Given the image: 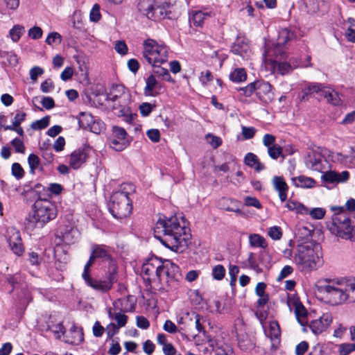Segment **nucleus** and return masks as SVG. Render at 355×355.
Wrapping results in <instances>:
<instances>
[{"mask_svg":"<svg viewBox=\"0 0 355 355\" xmlns=\"http://www.w3.org/2000/svg\"><path fill=\"white\" fill-rule=\"evenodd\" d=\"M180 224L176 216L159 218L154 228L155 238L173 251H182L191 239L189 230L185 227L184 222Z\"/></svg>","mask_w":355,"mask_h":355,"instance_id":"1","label":"nucleus"},{"mask_svg":"<svg viewBox=\"0 0 355 355\" xmlns=\"http://www.w3.org/2000/svg\"><path fill=\"white\" fill-rule=\"evenodd\" d=\"M325 284L320 286L327 303L332 306L355 302V279H326Z\"/></svg>","mask_w":355,"mask_h":355,"instance_id":"2","label":"nucleus"},{"mask_svg":"<svg viewBox=\"0 0 355 355\" xmlns=\"http://www.w3.org/2000/svg\"><path fill=\"white\" fill-rule=\"evenodd\" d=\"M170 268L172 270H177V265L171 261H162L157 257H152L142 265L141 274L144 275V278L149 282L156 280L162 282L163 271H166Z\"/></svg>","mask_w":355,"mask_h":355,"instance_id":"3","label":"nucleus"},{"mask_svg":"<svg viewBox=\"0 0 355 355\" xmlns=\"http://www.w3.org/2000/svg\"><path fill=\"white\" fill-rule=\"evenodd\" d=\"M34 209L33 214L29 216V223L38 228H42L57 215L55 205L47 200H37L34 204Z\"/></svg>","mask_w":355,"mask_h":355,"instance_id":"4","label":"nucleus"},{"mask_svg":"<svg viewBox=\"0 0 355 355\" xmlns=\"http://www.w3.org/2000/svg\"><path fill=\"white\" fill-rule=\"evenodd\" d=\"M168 48L159 44L155 40L147 39L144 42L143 58L153 67L166 62L168 60Z\"/></svg>","mask_w":355,"mask_h":355,"instance_id":"5","label":"nucleus"},{"mask_svg":"<svg viewBox=\"0 0 355 355\" xmlns=\"http://www.w3.org/2000/svg\"><path fill=\"white\" fill-rule=\"evenodd\" d=\"M297 250L294 260L302 270H315L322 264L320 257L311 246L299 245Z\"/></svg>","mask_w":355,"mask_h":355,"instance_id":"6","label":"nucleus"},{"mask_svg":"<svg viewBox=\"0 0 355 355\" xmlns=\"http://www.w3.org/2000/svg\"><path fill=\"white\" fill-rule=\"evenodd\" d=\"M118 266L112 264L108 267L106 279H96L92 278L89 275V270H85L84 268L82 277L87 284L93 289L101 293H106L112 289L113 284L118 280Z\"/></svg>","mask_w":355,"mask_h":355,"instance_id":"7","label":"nucleus"},{"mask_svg":"<svg viewBox=\"0 0 355 355\" xmlns=\"http://www.w3.org/2000/svg\"><path fill=\"white\" fill-rule=\"evenodd\" d=\"M108 209L112 215L116 218L121 219L128 216L132 209L128 193L121 191L114 193L108 204Z\"/></svg>","mask_w":355,"mask_h":355,"instance_id":"8","label":"nucleus"},{"mask_svg":"<svg viewBox=\"0 0 355 355\" xmlns=\"http://www.w3.org/2000/svg\"><path fill=\"white\" fill-rule=\"evenodd\" d=\"M335 211L332 216L329 230L343 239H348L351 232V220L348 213L343 207H332Z\"/></svg>","mask_w":355,"mask_h":355,"instance_id":"9","label":"nucleus"},{"mask_svg":"<svg viewBox=\"0 0 355 355\" xmlns=\"http://www.w3.org/2000/svg\"><path fill=\"white\" fill-rule=\"evenodd\" d=\"M96 259L108 262L110 267L112 264L117 266L116 261L112 259L110 251L107 247L103 245H94L87 263L85 266V270H90V267L94 263Z\"/></svg>","mask_w":355,"mask_h":355,"instance_id":"10","label":"nucleus"},{"mask_svg":"<svg viewBox=\"0 0 355 355\" xmlns=\"http://www.w3.org/2000/svg\"><path fill=\"white\" fill-rule=\"evenodd\" d=\"M309 92H315L327 99V103L333 105H339L342 103L340 94L333 89L327 87L320 83H310L307 87Z\"/></svg>","mask_w":355,"mask_h":355,"instance_id":"11","label":"nucleus"},{"mask_svg":"<svg viewBox=\"0 0 355 355\" xmlns=\"http://www.w3.org/2000/svg\"><path fill=\"white\" fill-rule=\"evenodd\" d=\"M128 134L125 130L118 126L112 127V134L109 139V146L116 151L124 150L128 145Z\"/></svg>","mask_w":355,"mask_h":355,"instance_id":"12","label":"nucleus"},{"mask_svg":"<svg viewBox=\"0 0 355 355\" xmlns=\"http://www.w3.org/2000/svg\"><path fill=\"white\" fill-rule=\"evenodd\" d=\"M333 317L330 313H323L319 318L311 320L304 326L303 331H308L309 329L315 335H319L325 331L332 322Z\"/></svg>","mask_w":355,"mask_h":355,"instance_id":"13","label":"nucleus"},{"mask_svg":"<svg viewBox=\"0 0 355 355\" xmlns=\"http://www.w3.org/2000/svg\"><path fill=\"white\" fill-rule=\"evenodd\" d=\"M7 241L12 251L17 256H20L24 251L20 232L14 227L7 230Z\"/></svg>","mask_w":355,"mask_h":355,"instance_id":"14","label":"nucleus"},{"mask_svg":"<svg viewBox=\"0 0 355 355\" xmlns=\"http://www.w3.org/2000/svg\"><path fill=\"white\" fill-rule=\"evenodd\" d=\"M165 275V284H163L162 282H158L159 286L157 289L159 291H168L172 288H175L178 285V282L180 277L179 273V267L177 266V270H172V269L168 268L167 270L163 271V275ZM164 277H162V279Z\"/></svg>","mask_w":355,"mask_h":355,"instance_id":"15","label":"nucleus"},{"mask_svg":"<svg viewBox=\"0 0 355 355\" xmlns=\"http://www.w3.org/2000/svg\"><path fill=\"white\" fill-rule=\"evenodd\" d=\"M257 96L264 103H269L274 99L272 85L263 80H257Z\"/></svg>","mask_w":355,"mask_h":355,"instance_id":"16","label":"nucleus"},{"mask_svg":"<svg viewBox=\"0 0 355 355\" xmlns=\"http://www.w3.org/2000/svg\"><path fill=\"white\" fill-rule=\"evenodd\" d=\"M322 155L320 153L310 150L304 157V162L307 168L320 171L322 168Z\"/></svg>","mask_w":355,"mask_h":355,"instance_id":"17","label":"nucleus"},{"mask_svg":"<svg viewBox=\"0 0 355 355\" xmlns=\"http://www.w3.org/2000/svg\"><path fill=\"white\" fill-rule=\"evenodd\" d=\"M284 58V53H278L276 55L275 60L272 62L273 69L282 76L290 73L293 69L290 63L282 61Z\"/></svg>","mask_w":355,"mask_h":355,"instance_id":"18","label":"nucleus"},{"mask_svg":"<svg viewBox=\"0 0 355 355\" xmlns=\"http://www.w3.org/2000/svg\"><path fill=\"white\" fill-rule=\"evenodd\" d=\"M88 154L85 148L74 150L70 155L69 166L73 169L79 168L87 160Z\"/></svg>","mask_w":355,"mask_h":355,"instance_id":"19","label":"nucleus"},{"mask_svg":"<svg viewBox=\"0 0 355 355\" xmlns=\"http://www.w3.org/2000/svg\"><path fill=\"white\" fill-rule=\"evenodd\" d=\"M349 177V173L348 171H345L340 173H336L335 171H327L325 172L322 175V180L329 183H334V182H346Z\"/></svg>","mask_w":355,"mask_h":355,"instance_id":"20","label":"nucleus"},{"mask_svg":"<svg viewBox=\"0 0 355 355\" xmlns=\"http://www.w3.org/2000/svg\"><path fill=\"white\" fill-rule=\"evenodd\" d=\"M294 34L289 30L282 29L278 35L277 43L275 44L274 49L275 53H284L282 47L291 40L293 38Z\"/></svg>","mask_w":355,"mask_h":355,"instance_id":"21","label":"nucleus"},{"mask_svg":"<svg viewBox=\"0 0 355 355\" xmlns=\"http://www.w3.org/2000/svg\"><path fill=\"white\" fill-rule=\"evenodd\" d=\"M272 184L274 189L278 191L279 199L284 202L287 198V191L288 186L281 176H275L272 178Z\"/></svg>","mask_w":355,"mask_h":355,"instance_id":"22","label":"nucleus"},{"mask_svg":"<svg viewBox=\"0 0 355 355\" xmlns=\"http://www.w3.org/2000/svg\"><path fill=\"white\" fill-rule=\"evenodd\" d=\"M83 340V334L80 331L78 330L74 325L68 332L66 331V334L64 336V341L69 344L78 345Z\"/></svg>","mask_w":355,"mask_h":355,"instance_id":"23","label":"nucleus"},{"mask_svg":"<svg viewBox=\"0 0 355 355\" xmlns=\"http://www.w3.org/2000/svg\"><path fill=\"white\" fill-rule=\"evenodd\" d=\"M304 3L309 14L322 12L327 8V4L323 0H304Z\"/></svg>","mask_w":355,"mask_h":355,"instance_id":"24","label":"nucleus"},{"mask_svg":"<svg viewBox=\"0 0 355 355\" xmlns=\"http://www.w3.org/2000/svg\"><path fill=\"white\" fill-rule=\"evenodd\" d=\"M155 4V0H139L137 7L140 12L151 19L154 16L152 11Z\"/></svg>","mask_w":355,"mask_h":355,"instance_id":"25","label":"nucleus"},{"mask_svg":"<svg viewBox=\"0 0 355 355\" xmlns=\"http://www.w3.org/2000/svg\"><path fill=\"white\" fill-rule=\"evenodd\" d=\"M158 83L153 75L149 76L146 80V87L144 88V94L146 96H155L159 92H156Z\"/></svg>","mask_w":355,"mask_h":355,"instance_id":"26","label":"nucleus"},{"mask_svg":"<svg viewBox=\"0 0 355 355\" xmlns=\"http://www.w3.org/2000/svg\"><path fill=\"white\" fill-rule=\"evenodd\" d=\"M213 12H203L202 10L195 11L191 19V21L196 26H201L204 24V21L208 18L214 16Z\"/></svg>","mask_w":355,"mask_h":355,"instance_id":"27","label":"nucleus"},{"mask_svg":"<svg viewBox=\"0 0 355 355\" xmlns=\"http://www.w3.org/2000/svg\"><path fill=\"white\" fill-rule=\"evenodd\" d=\"M313 232V229L305 226H300L297 228L295 234L299 241H301L302 243H306L311 240Z\"/></svg>","mask_w":355,"mask_h":355,"instance_id":"28","label":"nucleus"},{"mask_svg":"<svg viewBox=\"0 0 355 355\" xmlns=\"http://www.w3.org/2000/svg\"><path fill=\"white\" fill-rule=\"evenodd\" d=\"M223 208L228 211H233L238 215H243V211L239 208L240 202L233 199L223 198Z\"/></svg>","mask_w":355,"mask_h":355,"instance_id":"29","label":"nucleus"},{"mask_svg":"<svg viewBox=\"0 0 355 355\" xmlns=\"http://www.w3.org/2000/svg\"><path fill=\"white\" fill-rule=\"evenodd\" d=\"M295 314L298 322L302 326H305L308 324L306 320L307 311L305 307L300 302H295Z\"/></svg>","mask_w":355,"mask_h":355,"instance_id":"30","label":"nucleus"},{"mask_svg":"<svg viewBox=\"0 0 355 355\" xmlns=\"http://www.w3.org/2000/svg\"><path fill=\"white\" fill-rule=\"evenodd\" d=\"M292 182L296 187L302 188H311L315 184L313 179L304 175L293 178Z\"/></svg>","mask_w":355,"mask_h":355,"instance_id":"31","label":"nucleus"},{"mask_svg":"<svg viewBox=\"0 0 355 355\" xmlns=\"http://www.w3.org/2000/svg\"><path fill=\"white\" fill-rule=\"evenodd\" d=\"M249 243L251 247L253 248H262L267 247L266 239L258 234H252L249 236Z\"/></svg>","mask_w":355,"mask_h":355,"instance_id":"32","label":"nucleus"},{"mask_svg":"<svg viewBox=\"0 0 355 355\" xmlns=\"http://www.w3.org/2000/svg\"><path fill=\"white\" fill-rule=\"evenodd\" d=\"M108 316L111 320H114L117 322L119 327H125L127 323L128 316L120 312L113 313L111 309L108 310Z\"/></svg>","mask_w":355,"mask_h":355,"instance_id":"33","label":"nucleus"},{"mask_svg":"<svg viewBox=\"0 0 355 355\" xmlns=\"http://www.w3.org/2000/svg\"><path fill=\"white\" fill-rule=\"evenodd\" d=\"M247 78L245 70L243 68L235 69L230 74V79L232 82L240 83L245 81Z\"/></svg>","mask_w":355,"mask_h":355,"instance_id":"34","label":"nucleus"},{"mask_svg":"<svg viewBox=\"0 0 355 355\" xmlns=\"http://www.w3.org/2000/svg\"><path fill=\"white\" fill-rule=\"evenodd\" d=\"M48 330L54 334L57 339H60L62 336L66 334L65 328L62 322L57 324L51 323L48 324Z\"/></svg>","mask_w":355,"mask_h":355,"instance_id":"35","label":"nucleus"},{"mask_svg":"<svg viewBox=\"0 0 355 355\" xmlns=\"http://www.w3.org/2000/svg\"><path fill=\"white\" fill-rule=\"evenodd\" d=\"M25 32V28L22 25H15L9 32L11 40L14 42H17L19 40L22 34Z\"/></svg>","mask_w":355,"mask_h":355,"instance_id":"36","label":"nucleus"},{"mask_svg":"<svg viewBox=\"0 0 355 355\" xmlns=\"http://www.w3.org/2000/svg\"><path fill=\"white\" fill-rule=\"evenodd\" d=\"M49 122L50 117L46 116L40 120L33 122L31 127L34 130H42L46 128L49 125Z\"/></svg>","mask_w":355,"mask_h":355,"instance_id":"37","label":"nucleus"},{"mask_svg":"<svg viewBox=\"0 0 355 355\" xmlns=\"http://www.w3.org/2000/svg\"><path fill=\"white\" fill-rule=\"evenodd\" d=\"M28 163L30 167V173L34 174L35 170L40 165V160L37 155L33 153L29 155L28 157Z\"/></svg>","mask_w":355,"mask_h":355,"instance_id":"38","label":"nucleus"},{"mask_svg":"<svg viewBox=\"0 0 355 355\" xmlns=\"http://www.w3.org/2000/svg\"><path fill=\"white\" fill-rule=\"evenodd\" d=\"M268 153L273 159H277L280 156L283 158L284 157V156L282 155V148L276 144L268 148Z\"/></svg>","mask_w":355,"mask_h":355,"instance_id":"39","label":"nucleus"},{"mask_svg":"<svg viewBox=\"0 0 355 355\" xmlns=\"http://www.w3.org/2000/svg\"><path fill=\"white\" fill-rule=\"evenodd\" d=\"M159 66L160 64L157 65L156 67H154V73L162 77L164 80L168 82H173L168 70L165 68L160 67Z\"/></svg>","mask_w":355,"mask_h":355,"instance_id":"40","label":"nucleus"},{"mask_svg":"<svg viewBox=\"0 0 355 355\" xmlns=\"http://www.w3.org/2000/svg\"><path fill=\"white\" fill-rule=\"evenodd\" d=\"M225 275V268L222 265H216L212 269V276L214 279L221 280Z\"/></svg>","mask_w":355,"mask_h":355,"instance_id":"41","label":"nucleus"},{"mask_svg":"<svg viewBox=\"0 0 355 355\" xmlns=\"http://www.w3.org/2000/svg\"><path fill=\"white\" fill-rule=\"evenodd\" d=\"M286 206L289 210H295L297 213L303 214L306 211V208L302 204L292 200H288L286 202Z\"/></svg>","mask_w":355,"mask_h":355,"instance_id":"42","label":"nucleus"},{"mask_svg":"<svg viewBox=\"0 0 355 355\" xmlns=\"http://www.w3.org/2000/svg\"><path fill=\"white\" fill-rule=\"evenodd\" d=\"M152 14H154V16L150 19L155 21L159 20L162 18L165 17L166 15V12L164 11V8L159 6H156V3L153 7Z\"/></svg>","mask_w":355,"mask_h":355,"instance_id":"43","label":"nucleus"},{"mask_svg":"<svg viewBox=\"0 0 355 355\" xmlns=\"http://www.w3.org/2000/svg\"><path fill=\"white\" fill-rule=\"evenodd\" d=\"M12 175L17 180H20L24 176V171L19 163L12 164Z\"/></svg>","mask_w":355,"mask_h":355,"instance_id":"44","label":"nucleus"},{"mask_svg":"<svg viewBox=\"0 0 355 355\" xmlns=\"http://www.w3.org/2000/svg\"><path fill=\"white\" fill-rule=\"evenodd\" d=\"M61 42H62V37L57 32L50 33L46 39V42L49 45H52L53 44H60Z\"/></svg>","mask_w":355,"mask_h":355,"instance_id":"45","label":"nucleus"},{"mask_svg":"<svg viewBox=\"0 0 355 355\" xmlns=\"http://www.w3.org/2000/svg\"><path fill=\"white\" fill-rule=\"evenodd\" d=\"M355 351V343H345L339 346L340 355H348Z\"/></svg>","mask_w":355,"mask_h":355,"instance_id":"46","label":"nucleus"},{"mask_svg":"<svg viewBox=\"0 0 355 355\" xmlns=\"http://www.w3.org/2000/svg\"><path fill=\"white\" fill-rule=\"evenodd\" d=\"M239 90L243 92L245 96H250L254 92L257 93V81L248 84L246 87L240 88Z\"/></svg>","mask_w":355,"mask_h":355,"instance_id":"47","label":"nucleus"},{"mask_svg":"<svg viewBox=\"0 0 355 355\" xmlns=\"http://www.w3.org/2000/svg\"><path fill=\"white\" fill-rule=\"evenodd\" d=\"M244 205L245 206H248V207H254L257 209H261L262 207L261 204L258 200V199L255 197H250V196L245 197L244 199Z\"/></svg>","mask_w":355,"mask_h":355,"instance_id":"48","label":"nucleus"},{"mask_svg":"<svg viewBox=\"0 0 355 355\" xmlns=\"http://www.w3.org/2000/svg\"><path fill=\"white\" fill-rule=\"evenodd\" d=\"M333 157L340 164H345V166L350 167V157L348 155H343L340 153H337Z\"/></svg>","mask_w":355,"mask_h":355,"instance_id":"49","label":"nucleus"},{"mask_svg":"<svg viewBox=\"0 0 355 355\" xmlns=\"http://www.w3.org/2000/svg\"><path fill=\"white\" fill-rule=\"evenodd\" d=\"M12 146L14 147L15 152L19 153H25V146L24 142L19 138H15L11 141Z\"/></svg>","mask_w":355,"mask_h":355,"instance_id":"50","label":"nucleus"},{"mask_svg":"<svg viewBox=\"0 0 355 355\" xmlns=\"http://www.w3.org/2000/svg\"><path fill=\"white\" fill-rule=\"evenodd\" d=\"M100 6L95 4L90 11L89 18L92 21L97 22L101 19Z\"/></svg>","mask_w":355,"mask_h":355,"instance_id":"51","label":"nucleus"},{"mask_svg":"<svg viewBox=\"0 0 355 355\" xmlns=\"http://www.w3.org/2000/svg\"><path fill=\"white\" fill-rule=\"evenodd\" d=\"M206 139L207 142L214 148H216L221 145L222 141L218 137L208 134L206 136Z\"/></svg>","mask_w":355,"mask_h":355,"instance_id":"52","label":"nucleus"},{"mask_svg":"<svg viewBox=\"0 0 355 355\" xmlns=\"http://www.w3.org/2000/svg\"><path fill=\"white\" fill-rule=\"evenodd\" d=\"M119 328L120 327H119V326L114 323H110L105 328L107 338L111 339L115 334L119 332Z\"/></svg>","mask_w":355,"mask_h":355,"instance_id":"53","label":"nucleus"},{"mask_svg":"<svg viewBox=\"0 0 355 355\" xmlns=\"http://www.w3.org/2000/svg\"><path fill=\"white\" fill-rule=\"evenodd\" d=\"M268 235L274 240H279L282 236V232L279 227L274 226L270 228Z\"/></svg>","mask_w":355,"mask_h":355,"instance_id":"54","label":"nucleus"},{"mask_svg":"<svg viewBox=\"0 0 355 355\" xmlns=\"http://www.w3.org/2000/svg\"><path fill=\"white\" fill-rule=\"evenodd\" d=\"M114 49L118 53L122 55L128 53V46L124 41H117L115 44Z\"/></svg>","mask_w":355,"mask_h":355,"instance_id":"55","label":"nucleus"},{"mask_svg":"<svg viewBox=\"0 0 355 355\" xmlns=\"http://www.w3.org/2000/svg\"><path fill=\"white\" fill-rule=\"evenodd\" d=\"M42 30L39 26H34L29 29L28 36L33 40H37L42 36Z\"/></svg>","mask_w":355,"mask_h":355,"instance_id":"56","label":"nucleus"},{"mask_svg":"<svg viewBox=\"0 0 355 355\" xmlns=\"http://www.w3.org/2000/svg\"><path fill=\"white\" fill-rule=\"evenodd\" d=\"M153 106L150 103H143L139 105V110L140 113L143 116H148L152 110H153Z\"/></svg>","mask_w":355,"mask_h":355,"instance_id":"57","label":"nucleus"},{"mask_svg":"<svg viewBox=\"0 0 355 355\" xmlns=\"http://www.w3.org/2000/svg\"><path fill=\"white\" fill-rule=\"evenodd\" d=\"M163 329L164 331L170 334H175L178 331L177 326L169 320L165 321Z\"/></svg>","mask_w":355,"mask_h":355,"instance_id":"58","label":"nucleus"},{"mask_svg":"<svg viewBox=\"0 0 355 355\" xmlns=\"http://www.w3.org/2000/svg\"><path fill=\"white\" fill-rule=\"evenodd\" d=\"M259 159L257 156L252 153H248L245 157V163L246 165L253 167L257 163Z\"/></svg>","mask_w":355,"mask_h":355,"instance_id":"59","label":"nucleus"},{"mask_svg":"<svg viewBox=\"0 0 355 355\" xmlns=\"http://www.w3.org/2000/svg\"><path fill=\"white\" fill-rule=\"evenodd\" d=\"M92 331L95 337H101L104 334L105 329L101 324L98 321H96L94 324Z\"/></svg>","mask_w":355,"mask_h":355,"instance_id":"60","label":"nucleus"},{"mask_svg":"<svg viewBox=\"0 0 355 355\" xmlns=\"http://www.w3.org/2000/svg\"><path fill=\"white\" fill-rule=\"evenodd\" d=\"M309 349V343L306 341L300 342L295 347L296 355H304Z\"/></svg>","mask_w":355,"mask_h":355,"instance_id":"61","label":"nucleus"},{"mask_svg":"<svg viewBox=\"0 0 355 355\" xmlns=\"http://www.w3.org/2000/svg\"><path fill=\"white\" fill-rule=\"evenodd\" d=\"M256 130L253 127L242 126V135L245 139H249L254 136Z\"/></svg>","mask_w":355,"mask_h":355,"instance_id":"62","label":"nucleus"},{"mask_svg":"<svg viewBox=\"0 0 355 355\" xmlns=\"http://www.w3.org/2000/svg\"><path fill=\"white\" fill-rule=\"evenodd\" d=\"M146 134L153 142H158L160 139V132L157 129H150Z\"/></svg>","mask_w":355,"mask_h":355,"instance_id":"63","label":"nucleus"},{"mask_svg":"<svg viewBox=\"0 0 355 355\" xmlns=\"http://www.w3.org/2000/svg\"><path fill=\"white\" fill-rule=\"evenodd\" d=\"M276 138L274 135L270 134H266L263 137V144L267 148L275 145Z\"/></svg>","mask_w":355,"mask_h":355,"instance_id":"64","label":"nucleus"}]
</instances>
